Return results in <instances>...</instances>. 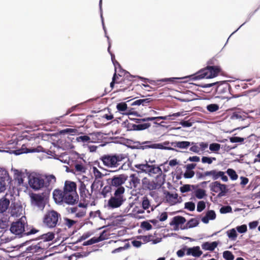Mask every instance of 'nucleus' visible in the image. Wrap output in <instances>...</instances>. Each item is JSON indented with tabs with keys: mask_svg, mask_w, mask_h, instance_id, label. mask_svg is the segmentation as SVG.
Listing matches in <instances>:
<instances>
[{
	"mask_svg": "<svg viewBox=\"0 0 260 260\" xmlns=\"http://www.w3.org/2000/svg\"><path fill=\"white\" fill-rule=\"evenodd\" d=\"M251 91H251V90H247V91H244L241 93L234 94V95H233V96H216L215 98L221 99L222 100L226 99L227 101H230L231 99H234V98H238L242 97L243 96H247L248 93L251 92Z\"/></svg>",
	"mask_w": 260,
	"mask_h": 260,
	"instance_id": "obj_35",
	"label": "nucleus"
},
{
	"mask_svg": "<svg viewBox=\"0 0 260 260\" xmlns=\"http://www.w3.org/2000/svg\"><path fill=\"white\" fill-rule=\"evenodd\" d=\"M115 161H116V164H118V166L119 165V162L122 161L124 159L127 157V154H123V153H114Z\"/></svg>",
	"mask_w": 260,
	"mask_h": 260,
	"instance_id": "obj_59",
	"label": "nucleus"
},
{
	"mask_svg": "<svg viewBox=\"0 0 260 260\" xmlns=\"http://www.w3.org/2000/svg\"><path fill=\"white\" fill-rule=\"evenodd\" d=\"M45 178L46 180L45 181L44 187L46 188L45 191H47V188H49L48 186L51 183H55L56 182V177L54 175L50 174L46 175Z\"/></svg>",
	"mask_w": 260,
	"mask_h": 260,
	"instance_id": "obj_40",
	"label": "nucleus"
},
{
	"mask_svg": "<svg viewBox=\"0 0 260 260\" xmlns=\"http://www.w3.org/2000/svg\"><path fill=\"white\" fill-rule=\"evenodd\" d=\"M220 181H215L212 183H211L209 185V188L210 190L212 192L217 193L219 191V187H220Z\"/></svg>",
	"mask_w": 260,
	"mask_h": 260,
	"instance_id": "obj_47",
	"label": "nucleus"
},
{
	"mask_svg": "<svg viewBox=\"0 0 260 260\" xmlns=\"http://www.w3.org/2000/svg\"><path fill=\"white\" fill-rule=\"evenodd\" d=\"M117 188L115 189V192L114 193V197L117 198H122L124 199L123 196V194L125 192V188L123 186H120L118 187H116Z\"/></svg>",
	"mask_w": 260,
	"mask_h": 260,
	"instance_id": "obj_44",
	"label": "nucleus"
},
{
	"mask_svg": "<svg viewBox=\"0 0 260 260\" xmlns=\"http://www.w3.org/2000/svg\"><path fill=\"white\" fill-rule=\"evenodd\" d=\"M189 79L187 76L182 77H170V78H164L157 80V82H167L168 83H175L179 80Z\"/></svg>",
	"mask_w": 260,
	"mask_h": 260,
	"instance_id": "obj_34",
	"label": "nucleus"
},
{
	"mask_svg": "<svg viewBox=\"0 0 260 260\" xmlns=\"http://www.w3.org/2000/svg\"><path fill=\"white\" fill-rule=\"evenodd\" d=\"M51 189L47 188V191L43 192L41 194H34L30 196V201L31 204L37 206L41 210H43L46 201L48 199Z\"/></svg>",
	"mask_w": 260,
	"mask_h": 260,
	"instance_id": "obj_3",
	"label": "nucleus"
},
{
	"mask_svg": "<svg viewBox=\"0 0 260 260\" xmlns=\"http://www.w3.org/2000/svg\"><path fill=\"white\" fill-rule=\"evenodd\" d=\"M28 183L31 188L35 191L43 188L45 185V180L39 174L36 173H27Z\"/></svg>",
	"mask_w": 260,
	"mask_h": 260,
	"instance_id": "obj_4",
	"label": "nucleus"
},
{
	"mask_svg": "<svg viewBox=\"0 0 260 260\" xmlns=\"http://www.w3.org/2000/svg\"><path fill=\"white\" fill-rule=\"evenodd\" d=\"M63 191L65 193H74L77 192V184L75 182L67 180L64 182Z\"/></svg>",
	"mask_w": 260,
	"mask_h": 260,
	"instance_id": "obj_18",
	"label": "nucleus"
},
{
	"mask_svg": "<svg viewBox=\"0 0 260 260\" xmlns=\"http://www.w3.org/2000/svg\"><path fill=\"white\" fill-rule=\"evenodd\" d=\"M145 163L137 164L134 165V167L137 169V174L140 177L142 173L147 174L148 161L145 160Z\"/></svg>",
	"mask_w": 260,
	"mask_h": 260,
	"instance_id": "obj_29",
	"label": "nucleus"
},
{
	"mask_svg": "<svg viewBox=\"0 0 260 260\" xmlns=\"http://www.w3.org/2000/svg\"><path fill=\"white\" fill-rule=\"evenodd\" d=\"M196 208L195 203L193 202H187L184 204V209H187L190 211H193Z\"/></svg>",
	"mask_w": 260,
	"mask_h": 260,
	"instance_id": "obj_64",
	"label": "nucleus"
},
{
	"mask_svg": "<svg viewBox=\"0 0 260 260\" xmlns=\"http://www.w3.org/2000/svg\"><path fill=\"white\" fill-rule=\"evenodd\" d=\"M125 199L117 198L111 196L108 201V203L105 207L109 209H114L120 207L125 201Z\"/></svg>",
	"mask_w": 260,
	"mask_h": 260,
	"instance_id": "obj_13",
	"label": "nucleus"
},
{
	"mask_svg": "<svg viewBox=\"0 0 260 260\" xmlns=\"http://www.w3.org/2000/svg\"><path fill=\"white\" fill-rule=\"evenodd\" d=\"M166 175L162 173H159L155 177L156 189L161 187L165 183Z\"/></svg>",
	"mask_w": 260,
	"mask_h": 260,
	"instance_id": "obj_32",
	"label": "nucleus"
},
{
	"mask_svg": "<svg viewBox=\"0 0 260 260\" xmlns=\"http://www.w3.org/2000/svg\"><path fill=\"white\" fill-rule=\"evenodd\" d=\"M219 212L222 214L231 213L232 212V208L230 205L221 206Z\"/></svg>",
	"mask_w": 260,
	"mask_h": 260,
	"instance_id": "obj_60",
	"label": "nucleus"
},
{
	"mask_svg": "<svg viewBox=\"0 0 260 260\" xmlns=\"http://www.w3.org/2000/svg\"><path fill=\"white\" fill-rule=\"evenodd\" d=\"M79 201V196L77 192L65 193L63 203L69 205H75Z\"/></svg>",
	"mask_w": 260,
	"mask_h": 260,
	"instance_id": "obj_15",
	"label": "nucleus"
},
{
	"mask_svg": "<svg viewBox=\"0 0 260 260\" xmlns=\"http://www.w3.org/2000/svg\"><path fill=\"white\" fill-rule=\"evenodd\" d=\"M93 234V233H91L90 232H87L85 233H84L81 236H80L77 241L69 243V244H71L72 245L77 244L85 240L87 238H88L89 237H90Z\"/></svg>",
	"mask_w": 260,
	"mask_h": 260,
	"instance_id": "obj_39",
	"label": "nucleus"
},
{
	"mask_svg": "<svg viewBox=\"0 0 260 260\" xmlns=\"http://www.w3.org/2000/svg\"><path fill=\"white\" fill-rule=\"evenodd\" d=\"M10 203V200L7 198L6 195L0 199V214L6 212L9 207Z\"/></svg>",
	"mask_w": 260,
	"mask_h": 260,
	"instance_id": "obj_22",
	"label": "nucleus"
},
{
	"mask_svg": "<svg viewBox=\"0 0 260 260\" xmlns=\"http://www.w3.org/2000/svg\"><path fill=\"white\" fill-rule=\"evenodd\" d=\"M151 126L149 122L143 123L142 124H134L127 123L126 128L127 131H141L145 130Z\"/></svg>",
	"mask_w": 260,
	"mask_h": 260,
	"instance_id": "obj_14",
	"label": "nucleus"
},
{
	"mask_svg": "<svg viewBox=\"0 0 260 260\" xmlns=\"http://www.w3.org/2000/svg\"><path fill=\"white\" fill-rule=\"evenodd\" d=\"M10 209L11 215L12 217H18L22 214L23 208L19 201H12Z\"/></svg>",
	"mask_w": 260,
	"mask_h": 260,
	"instance_id": "obj_12",
	"label": "nucleus"
},
{
	"mask_svg": "<svg viewBox=\"0 0 260 260\" xmlns=\"http://www.w3.org/2000/svg\"><path fill=\"white\" fill-rule=\"evenodd\" d=\"M128 176L124 174L116 175L111 178L107 179V183H109L112 186L118 187L122 186V185L125 183L128 179Z\"/></svg>",
	"mask_w": 260,
	"mask_h": 260,
	"instance_id": "obj_9",
	"label": "nucleus"
},
{
	"mask_svg": "<svg viewBox=\"0 0 260 260\" xmlns=\"http://www.w3.org/2000/svg\"><path fill=\"white\" fill-rule=\"evenodd\" d=\"M171 221L173 222V224H177L180 226H183L186 222V218L181 215H177L173 217Z\"/></svg>",
	"mask_w": 260,
	"mask_h": 260,
	"instance_id": "obj_37",
	"label": "nucleus"
},
{
	"mask_svg": "<svg viewBox=\"0 0 260 260\" xmlns=\"http://www.w3.org/2000/svg\"><path fill=\"white\" fill-rule=\"evenodd\" d=\"M200 223V220L198 218H190L185 224L181 228V230H187L188 229L193 228L198 226Z\"/></svg>",
	"mask_w": 260,
	"mask_h": 260,
	"instance_id": "obj_19",
	"label": "nucleus"
},
{
	"mask_svg": "<svg viewBox=\"0 0 260 260\" xmlns=\"http://www.w3.org/2000/svg\"><path fill=\"white\" fill-rule=\"evenodd\" d=\"M187 246L184 245L182 246L181 249H179L177 252L176 254L179 257H182L185 255V251L187 252Z\"/></svg>",
	"mask_w": 260,
	"mask_h": 260,
	"instance_id": "obj_63",
	"label": "nucleus"
},
{
	"mask_svg": "<svg viewBox=\"0 0 260 260\" xmlns=\"http://www.w3.org/2000/svg\"><path fill=\"white\" fill-rule=\"evenodd\" d=\"M14 178L15 180L17 181L18 185H22L23 184L24 178L25 177L24 173L17 169H14Z\"/></svg>",
	"mask_w": 260,
	"mask_h": 260,
	"instance_id": "obj_28",
	"label": "nucleus"
},
{
	"mask_svg": "<svg viewBox=\"0 0 260 260\" xmlns=\"http://www.w3.org/2000/svg\"><path fill=\"white\" fill-rule=\"evenodd\" d=\"M54 238L55 233L53 232H49L39 236L34 239L35 241L42 240L44 242H48L52 241Z\"/></svg>",
	"mask_w": 260,
	"mask_h": 260,
	"instance_id": "obj_23",
	"label": "nucleus"
},
{
	"mask_svg": "<svg viewBox=\"0 0 260 260\" xmlns=\"http://www.w3.org/2000/svg\"><path fill=\"white\" fill-rule=\"evenodd\" d=\"M147 174L149 176H152L151 174H159L162 173L161 169L160 168V165L158 166H156L155 165H149L148 163L147 166Z\"/></svg>",
	"mask_w": 260,
	"mask_h": 260,
	"instance_id": "obj_31",
	"label": "nucleus"
},
{
	"mask_svg": "<svg viewBox=\"0 0 260 260\" xmlns=\"http://www.w3.org/2000/svg\"><path fill=\"white\" fill-rule=\"evenodd\" d=\"M77 106H78L77 105L72 106L71 108H70L67 110L66 113L64 114H63L60 116H59L58 117L55 118V119L54 120V121L50 122V123H57V121L58 120H59L61 118L64 117V116L68 115V114H70L72 112L75 111L77 108Z\"/></svg>",
	"mask_w": 260,
	"mask_h": 260,
	"instance_id": "obj_42",
	"label": "nucleus"
},
{
	"mask_svg": "<svg viewBox=\"0 0 260 260\" xmlns=\"http://www.w3.org/2000/svg\"><path fill=\"white\" fill-rule=\"evenodd\" d=\"M11 233L18 238H22L24 236L25 233V223L23 221L19 219L15 222H12L10 228Z\"/></svg>",
	"mask_w": 260,
	"mask_h": 260,
	"instance_id": "obj_7",
	"label": "nucleus"
},
{
	"mask_svg": "<svg viewBox=\"0 0 260 260\" xmlns=\"http://www.w3.org/2000/svg\"><path fill=\"white\" fill-rule=\"evenodd\" d=\"M222 72V69L220 66H206L196 72L195 73L188 75L189 80H199L203 79H212L217 77Z\"/></svg>",
	"mask_w": 260,
	"mask_h": 260,
	"instance_id": "obj_1",
	"label": "nucleus"
},
{
	"mask_svg": "<svg viewBox=\"0 0 260 260\" xmlns=\"http://www.w3.org/2000/svg\"><path fill=\"white\" fill-rule=\"evenodd\" d=\"M219 192L217 195V198H220L224 197L229 192L228 186L225 184H222L220 182Z\"/></svg>",
	"mask_w": 260,
	"mask_h": 260,
	"instance_id": "obj_36",
	"label": "nucleus"
},
{
	"mask_svg": "<svg viewBox=\"0 0 260 260\" xmlns=\"http://www.w3.org/2000/svg\"><path fill=\"white\" fill-rule=\"evenodd\" d=\"M144 144H149L146 147H149V149H155L160 150H172L175 151H178L175 148L169 146L171 142L168 141H166L162 143H154L151 141H149V143H145Z\"/></svg>",
	"mask_w": 260,
	"mask_h": 260,
	"instance_id": "obj_10",
	"label": "nucleus"
},
{
	"mask_svg": "<svg viewBox=\"0 0 260 260\" xmlns=\"http://www.w3.org/2000/svg\"><path fill=\"white\" fill-rule=\"evenodd\" d=\"M149 143V141H145L143 142H140L138 141H134L133 142V144H135L134 145H132L129 147V148L131 149H141L145 150L146 149H149V147H146L149 144H144L145 143Z\"/></svg>",
	"mask_w": 260,
	"mask_h": 260,
	"instance_id": "obj_26",
	"label": "nucleus"
},
{
	"mask_svg": "<svg viewBox=\"0 0 260 260\" xmlns=\"http://www.w3.org/2000/svg\"><path fill=\"white\" fill-rule=\"evenodd\" d=\"M4 180V181H8V184H11V182L12 181L8 172L5 169H3L2 168H0V180Z\"/></svg>",
	"mask_w": 260,
	"mask_h": 260,
	"instance_id": "obj_38",
	"label": "nucleus"
},
{
	"mask_svg": "<svg viewBox=\"0 0 260 260\" xmlns=\"http://www.w3.org/2000/svg\"><path fill=\"white\" fill-rule=\"evenodd\" d=\"M60 214L56 211H48L44 216L43 223L49 229H53L57 225Z\"/></svg>",
	"mask_w": 260,
	"mask_h": 260,
	"instance_id": "obj_6",
	"label": "nucleus"
},
{
	"mask_svg": "<svg viewBox=\"0 0 260 260\" xmlns=\"http://www.w3.org/2000/svg\"><path fill=\"white\" fill-rule=\"evenodd\" d=\"M126 74H127V75H126V77H125V80H127L128 81H131L132 80L131 78H138L140 80H141L142 81L144 82L148 81V78H145V77H142V76H140L139 75H131L128 72H126Z\"/></svg>",
	"mask_w": 260,
	"mask_h": 260,
	"instance_id": "obj_49",
	"label": "nucleus"
},
{
	"mask_svg": "<svg viewBox=\"0 0 260 260\" xmlns=\"http://www.w3.org/2000/svg\"><path fill=\"white\" fill-rule=\"evenodd\" d=\"M163 193L165 195V202L169 203L171 206H172V204L174 202V199H177L178 198V193H175L173 194L166 190H163Z\"/></svg>",
	"mask_w": 260,
	"mask_h": 260,
	"instance_id": "obj_27",
	"label": "nucleus"
},
{
	"mask_svg": "<svg viewBox=\"0 0 260 260\" xmlns=\"http://www.w3.org/2000/svg\"><path fill=\"white\" fill-rule=\"evenodd\" d=\"M209 147L211 151L218 153V151L221 148V145L217 143H212L209 145Z\"/></svg>",
	"mask_w": 260,
	"mask_h": 260,
	"instance_id": "obj_53",
	"label": "nucleus"
},
{
	"mask_svg": "<svg viewBox=\"0 0 260 260\" xmlns=\"http://www.w3.org/2000/svg\"><path fill=\"white\" fill-rule=\"evenodd\" d=\"M6 150H0L1 152H5L9 154H14L15 155H19L20 154L33 152H46L45 149L41 146H38L37 148H31L27 149L25 144H23L20 148L15 150H11V148L6 147Z\"/></svg>",
	"mask_w": 260,
	"mask_h": 260,
	"instance_id": "obj_5",
	"label": "nucleus"
},
{
	"mask_svg": "<svg viewBox=\"0 0 260 260\" xmlns=\"http://www.w3.org/2000/svg\"><path fill=\"white\" fill-rule=\"evenodd\" d=\"M206 109L210 113H214L219 109V105L216 103L210 104L206 106Z\"/></svg>",
	"mask_w": 260,
	"mask_h": 260,
	"instance_id": "obj_51",
	"label": "nucleus"
},
{
	"mask_svg": "<svg viewBox=\"0 0 260 260\" xmlns=\"http://www.w3.org/2000/svg\"><path fill=\"white\" fill-rule=\"evenodd\" d=\"M92 172L94 175L95 179L93 182L91 183L90 188L92 192L93 191H96L98 189V186L97 184H100V188H102L104 186V182L99 180V179L102 178L104 176L107 175V174H103L101 173L95 167H92Z\"/></svg>",
	"mask_w": 260,
	"mask_h": 260,
	"instance_id": "obj_8",
	"label": "nucleus"
},
{
	"mask_svg": "<svg viewBox=\"0 0 260 260\" xmlns=\"http://www.w3.org/2000/svg\"><path fill=\"white\" fill-rule=\"evenodd\" d=\"M100 160L107 167L113 168L118 167V164H116V161H115L114 153L104 154L100 157Z\"/></svg>",
	"mask_w": 260,
	"mask_h": 260,
	"instance_id": "obj_11",
	"label": "nucleus"
},
{
	"mask_svg": "<svg viewBox=\"0 0 260 260\" xmlns=\"http://www.w3.org/2000/svg\"><path fill=\"white\" fill-rule=\"evenodd\" d=\"M121 139H122V140L116 141L114 142V143H116V144H119L123 145L127 147L128 148H129V146H132L131 145V144L133 143V140L126 139V138H121Z\"/></svg>",
	"mask_w": 260,
	"mask_h": 260,
	"instance_id": "obj_45",
	"label": "nucleus"
},
{
	"mask_svg": "<svg viewBox=\"0 0 260 260\" xmlns=\"http://www.w3.org/2000/svg\"><path fill=\"white\" fill-rule=\"evenodd\" d=\"M140 227L144 230L148 231L152 229V226L148 220H145L141 223Z\"/></svg>",
	"mask_w": 260,
	"mask_h": 260,
	"instance_id": "obj_56",
	"label": "nucleus"
},
{
	"mask_svg": "<svg viewBox=\"0 0 260 260\" xmlns=\"http://www.w3.org/2000/svg\"><path fill=\"white\" fill-rule=\"evenodd\" d=\"M53 198L54 200V202L56 204H61L63 203L64 198L65 196V192L63 190L59 189H55L54 190L53 193Z\"/></svg>",
	"mask_w": 260,
	"mask_h": 260,
	"instance_id": "obj_16",
	"label": "nucleus"
},
{
	"mask_svg": "<svg viewBox=\"0 0 260 260\" xmlns=\"http://www.w3.org/2000/svg\"><path fill=\"white\" fill-rule=\"evenodd\" d=\"M171 145L180 149H187L191 145V143L186 141H175L171 142Z\"/></svg>",
	"mask_w": 260,
	"mask_h": 260,
	"instance_id": "obj_30",
	"label": "nucleus"
},
{
	"mask_svg": "<svg viewBox=\"0 0 260 260\" xmlns=\"http://www.w3.org/2000/svg\"><path fill=\"white\" fill-rule=\"evenodd\" d=\"M218 244V241L204 242L202 244L201 247L204 250L213 251L217 247Z\"/></svg>",
	"mask_w": 260,
	"mask_h": 260,
	"instance_id": "obj_24",
	"label": "nucleus"
},
{
	"mask_svg": "<svg viewBox=\"0 0 260 260\" xmlns=\"http://www.w3.org/2000/svg\"><path fill=\"white\" fill-rule=\"evenodd\" d=\"M9 227L8 221L6 220L0 219V229L2 230L0 232L4 233L7 231Z\"/></svg>",
	"mask_w": 260,
	"mask_h": 260,
	"instance_id": "obj_58",
	"label": "nucleus"
},
{
	"mask_svg": "<svg viewBox=\"0 0 260 260\" xmlns=\"http://www.w3.org/2000/svg\"><path fill=\"white\" fill-rule=\"evenodd\" d=\"M152 101L153 100L151 98L138 99L133 102L131 104V106H134L142 105L143 106H145L147 104H150Z\"/></svg>",
	"mask_w": 260,
	"mask_h": 260,
	"instance_id": "obj_33",
	"label": "nucleus"
},
{
	"mask_svg": "<svg viewBox=\"0 0 260 260\" xmlns=\"http://www.w3.org/2000/svg\"><path fill=\"white\" fill-rule=\"evenodd\" d=\"M79 190L81 200L83 202H86V198H87V193H88V189H87L86 186L83 182L79 183Z\"/></svg>",
	"mask_w": 260,
	"mask_h": 260,
	"instance_id": "obj_25",
	"label": "nucleus"
},
{
	"mask_svg": "<svg viewBox=\"0 0 260 260\" xmlns=\"http://www.w3.org/2000/svg\"><path fill=\"white\" fill-rule=\"evenodd\" d=\"M222 256L225 260H234L235 258V255L233 252L229 250L224 251L222 253Z\"/></svg>",
	"mask_w": 260,
	"mask_h": 260,
	"instance_id": "obj_54",
	"label": "nucleus"
},
{
	"mask_svg": "<svg viewBox=\"0 0 260 260\" xmlns=\"http://www.w3.org/2000/svg\"><path fill=\"white\" fill-rule=\"evenodd\" d=\"M108 184L104 186L101 191H99V193L101 194L104 198H105L107 196V194L112 191V185L109 183H107Z\"/></svg>",
	"mask_w": 260,
	"mask_h": 260,
	"instance_id": "obj_41",
	"label": "nucleus"
},
{
	"mask_svg": "<svg viewBox=\"0 0 260 260\" xmlns=\"http://www.w3.org/2000/svg\"><path fill=\"white\" fill-rule=\"evenodd\" d=\"M116 109L122 114H125L123 112L125 111L127 109V105L126 102H121L117 104Z\"/></svg>",
	"mask_w": 260,
	"mask_h": 260,
	"instance_id": "obj_48",
	"label": "nucleus"
},
{
	"mask_svg": "<svg viewBox=\"0 0 260 260\" xmlns=\"http://www.w3.org/2000/svg\"><path fill=\"white\" fill-rule=\"evenodd\" d=\"M229 139L230 140V141L232 143H242L244 142L245 138L243 137L235 136V135H234L233 137H229Z\"/></svg>",
	"mask_w": 260,
	"mask_h": 260,
	"instance_id": "obj_57",
	"label": "nucleus"
},
{
	"mask_svg": "<svg viewBox=\"0 0 260 260\" xmlns=\"http://www.w3.org/2000/svg\"><path fill=\"white\" fill-rule=\"evenodd\" d=\"M78 132L77 129L72 128H66L59 131V133L62 135L69 134L70 135H74Z\"/></svg>",
	"mask_w": 260,
	"mask_h": 260,
	"instance_id": "obj_52",
	"label": "nucleus"
},
{
	"mask_svg": "<svg viewBox=\"0 0 260 260\" xmlns=\"http://www.w3.org/2000/svg\"><path fill=\"white\" fill-rule=\"evenodd\" d=\"M142 188L144 190H153L156 189L155 181H150L147 177H144L142 180Z\"/></svg>",
	"mask_w": 260,
	"mask_h": 260,
	"instance_id": "obj_17",
	"label": "nucleus"
},
{
	"mask_svg": "<svg viewBox=\"0 0 260 260\" xmlns=\"http://www.w3.org/2000/svg\"><path fill=\"white\" fill-rule=\"evenodd\" d=\"M206 191L203 189L195 190V196L198 199H202L207 197Z\"/></svg>",
	"mask_w": 260,
	"mask_h": 260,
	"instance_id": "obj_50",
	"label": "nucleus"
},
{
	"mask_svg": "<svg viewBox=\"0 0 260 260\" xmlns=\"http://www.w3.org/2000/svg\"><path fill=\"white\" fill-rule=\"evenodd\" d=\"M227 236L231 240L235 241L236 240L238 234L236 229L233 228L231 230H228L226 232Z\"/></svg>",
	"mask_w": 260,
	"mask_h": 260,
	"instance_id": "obj_46",
	"label": "nucleus"
},
{
	"mask_svg": "<svg viewBox=\"0 0 260 260\" xmlns=\"http://www.w3.org/2000/svg\"><path fill=\"white\" fill-rule=\"evenodd\" d=\"M150 207V202L148 197L145 196L142 198V207L144 210H145L148 209Z\"/></svg>",
	"mask_w": 260,
	"mask_h": 260,
	"instance_id": "obj_55",
	"label": "nucleus"
},
{
	"mask_svg": "<svg viewBox=\"0 0 260 260\" xmlns=\"http://www.w3.org/2000/svg\"><path fill=\"white\" fill-rule=\"evenodd\" d=\"M189 84H191L193 86H195L196 87L198 86L203 88L215 86V93L223 94L228 91L232 96L234 95V94L232 93V89L231 85L228 83V81L226 80L216 81L210 83L196 84L193 83H190Z\"/></svg>",
	"mask_w": 260,
	"mask_h": 260,
	"instance_id": "obj_2",
	"label": "nucleus"
},
{
	"mask_svg": "<svg viewBox=\"0 0 260 260\" xmlns=\"http://www.w3.org/2000/svg\"><path fill=\"white\" fill-rule=\"evenodd\" d=\"M26 251L29 253L32 254V255H39L43 253V248L39 246L36 245L35 244H32L26 248Z\"/></svg>",
	"mask_w": 260,
	"mask_h": 260,
	"instance_id": "obj_21",
	"label": "nucleus"
},
{
	"mask_svg": "<svg viewBox=\"0 0 260 260\" xmlns=\"http://www.w3.org/2000/svg\"><path fill=\"white\" fill-rule=\"evenodd\" d=\"M226 173L232 181L236 180L238 178V174L236 171L233 169L228 168L226 171Z\"/></svg>",
	"mask_w": 260,
	"mask_h": 260,
	"instance_id": "obj_43",
	"label": "nucleus"
},
{
	"mask_svg": "<svg viewBox=\"0 0 260 260\" xmlns=\"http://www.w3.org/2000/svg\"><path fill=\"white\" fill-rule=\"evenodd\" d=\"M99 243L98 240L96 239V237H93L90 239L84 241L82 243V245L84 246L91 245L93 244L98 243Z\"/></svg>",
	"mask_w": 260,
	"mask_h": 260,
	"instance_id": "obj_62",
	"label": "nucleus"
},
{
	"mask_svg": "<svg viewBox=\"0 0 260 260\" xmlns=\"http://www.w3.org/2000/svg\"><path fill=\"white\" fill-rule=\"evenodd\" d=\"M186 254L187 255H191L195 257H199L203 254V252L201 250L200 246H195L192 247H187Z\"/></svg>",
	"mask_w": 260,
	"mask_h": 260,
	"instance_id": "obj_20",
	"label": "nucleus"
},
{
	"mask_svg": "<svg viewBox=\"0 0 260 260\" xmlns=\"http://www.w3.org/2000/svg\"><path fill=\"white\" fill-rule=\"evenodd\" d=\"M91 138L87 135L80 136L76 138V141L78 142H82L83 143L89 142L90 143Z\"/></svg>",
	"mask_w": 260,
	"mask_h": 260,
	"instance_id": "obj_61",
	"label": "nucleus"
}]
</instances>
